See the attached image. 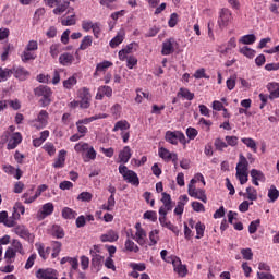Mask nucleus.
I'll return each instance as SVG.
<instances>
[{
    "label": "nucleus",
    "instance_id": "obj_1",
    "mask_svg": "<svg viewBox=\"0 0 279 279\" xmlns=\"http://www.w3.org/2000/svg\"><path fill=\"white\" fill-rule=\"evenodd\" d=\"M250 169V162L247 161V158L243 156V154L239 155V162L235 168V177L238 178L240 184H247L248 180V173L247 170Z\"/></svg>",
    "mask_w": 279,
    "mask_h": 279
},
{
    "label": "nucleus",
    "instance_id": "obj_2",
    "mask_svg": "<svg viewBox=\"0 0 279 279\" xmlns=\"http://www.w3.org/2000/svg\"><path fill=\"white\" fill-rule=\"evenodd\" d=\"M74 150L77 154H82L84 162H90V160H95L97 158V151L86 142L75 144Z\"/></svg>",
    "mask_w": 279,
    "mask_h": 279
},
{
    "label": "nucleus",
    "instance_id": "obj_3",
    "mask_svg": "<svg viewBox=\"0 0 279 279\" xmlns=\"http://www.w3.org/2000/svg\"><path fill=\"white\" fill-rule=\"evenodd\" d=\"M119 173L122 175L123 181L128 182V184H132V186H138L141 184L138 174H136V172H134V170L128 169L126 166L120 165Z\"/></svg>",
    "mask_w": 279,
    "mask_h": 279
},
{
    "label": "nucleus",
    "instance_id": "obj_4",
    "mask_svg": "<svg viewBox=\"0 0 279 279\" xmlns=\"http://www.w3.org/2000/svg\"><path fill=\"white\" fill-rule=\"evenodd\" d=\"M35 95H37V97H41L39 100L41 108H47V106L51 104V96L53 95V92L50 87L41 85L35 89Z\"/></svg>",
    "mask_w": 279,
    "mask_h": 279
},
{
    "label": "nucleus",
    "instance_id": "obj_5",
    "mask_svg": "<svg viewBox=\"0 0 279 279\" xmlns=\"http://www.w3.org/2000/svg\"><path fill=\"white\" fill-rule=\"evenodd\" d=\"M165 138L167 143H170V145H178V143L186 145V143H189L186 141V136L181 131H167Z\"/></svg>",
    "mask_w": 279,
    "mask_h": 279
},
{
    "label": "nucleus",
    "instance_id": "obj_6",
    "mask_svg": "<svg viewBox=\"0 0 279 279\" xmlns=\"http://www.w3.org/2000/svg\"><path fill=\"white\" fill-rule=\"evenodd\" d=\"M48 123L49 112H47V110L39 111L37 118L29 121L31 128H35L36 130H44V128H47Z\"/></svg>",
    "mask_w": 279,
    "mask_h": 279
},
{
    "label": "nucleus",
    "instance_id": "obj_7",
    "mask_svg": "<svg viewBox=\"0 0 279 279\" xmlns=\"http://www.w3.org/2000/svg\"><path fill=\"white\" fill-rule=\"evenodd\" d=\"M162 205L159 208V217H167L171 210H173V201H171V195L163 192L161 194Z\"/></svg>",
    "mask_w": 279,
    "mask_h": 279
},
{
    "label": "nucleus",
    "instance_id": "obj_8",
    "mask_svg": "<svg viewBox=\"0 0 279 279\" xmlns=\"http://www.w3.org/2000/svg\"><path fill=\"white\" fill-rule=\"evenodd\" d=\"M78 99H80V108L84 110L90 108V101L93 99V95H90V89L88 87H82L77 92Z\"/></svg>",
    "mask_w": 279,
    "mask_h": 279
},
{
    "label": "nucleus",
    "instance_id": "obj_9",
    "mask_svg": "<svg viewBox=\"0 0 279 279\" xmlns=\"http://www.w3.org/2000/svg\"><path fill=\"white\" fill-rule=\"evenodd\" d=\"M132 240L138 243L142 247L147 244V231L143 229L141 222L135 223V234L132 235Z\"/></svg>",
    "mask_w": 279,
    "mask_h": 279
},
{
    "label": "nucleus",
    "instance_id": "obj_10",
    "mask_svg": "<svg viewBox=\"0 0 279 279\" xmlns=\"http://www.w3.org/2000/svg\"><path fill=\"white\" fill-rule=\"evenodd\" d=\"M187 195L194 199H199L203 204L208 202V196H206V190L197 189L195 185H187Z\"/></svg>",
    "mask_w": 279,
    "mask_h": 279
},
{
    "label": "nucleus",
    "instance_id": "obj_11",
    "mask_svg": "<svg viewBox=\"0 0 279 279\" xmlns=\"http://www.w3.org/2000/svg\"><path fill=\"white\" fill-rule=\"evenodd\" d=\"M230 21H232V12L228 9H221L218 17V26L220 29H226V27L230 25Z\"/></svg>",
    "mask_w": 279,
    "mask_h": 279
},
{
    "label": "nucleus",
    "instance_id": "obj_12",
    "mask_svg": "<svg viewBox=\"0 0 279 279\" xmlns=\"http://www.w3.org/2000/svg\"><path fill=\"white\" fill-rule=\"evenodd\" d=\"M53 210H56L53 203L44 204L41 206V209L37 213V219H39V221H43V219H47L49 215H53Z\"/></svg>",
    "mask_w": 279,
    "mask_h": 279
},
{
    "label": "nucleus",
    "instance_id": "obj_13",
    "mask_svg": "<svg viewBox=\"0 0 279 279\" xmlns=\"http://www.w3.org/2000/svg\"><path fill=\"white\" fill-rule=\"evenodd\" d=\"M21 143H23V135H21V133L19 132H15L10 135L8 140L7 149L9 150L16 149L19 145H21Z\"/></svg>",
    "mask_w": 279,
    "mask_h": 279
},
{
    "label": "nucleus",
    "instance_id": "obj_14",
    "mask_svg": "<svg viewBox=\"0 0 279 279\" xmlns=\"http://www.w3.org/2000/svg\"><path fill=\"white\" fill-rule=\"evenodd\" d=\"M60 263L61 265H66V263L70 264V278H73L74 271H80V262L76 257H63Z\"/></svg>",
    "mask_w": 279,
    "mask_h": 279
},
{
    "label": "nucleus",
    "instance_id": "obj_15",
    "mask_svg": "<svg viewBox=\"0 0 279 279\" xmlns=\"http://www.w3.org/2000/svg\"><path fill=\"white\" fill-rule=\"evenodd\" d=\"M36 276L38 279H58V270L52 268L39 269Z\"/></svg>",
    "mask_w": 279,
    "mask_h": 279
},
{
    "label": "nucleus",
    "instance_id": "obj_16",
    "mask_svg": "<svg viewBox=\"0 0 279 279\" xmlns=\"http://www.w3.org/2000/svg\"><path fill=\"white\" fill-rule=\"evenodd\" d=\"M158 155L166 162H170V160H172V162H178V154L171 153V151H169V149H167L165 147H160L158 149Z\"/></svg>",
    "mask_w": 279,
    "mask_h": 279
},
{
    "label": "nucleus",
    "instance_id": "obj_17",
    "mask_svg": "<svg viewBox=\"0 0 279 279\" xmlns=\"http://www.w3.org/2000/svg\"><path fill=\"white\" fill-rule=\"evenodd\" d=\"M171 265L173 266L175 274H178L181 278H184V276L189 274L186 265H182V260L179 257L174 258Z\"/></svg>",
    "mask_w": 279,
    "mask_h": 279
},
{
    "label": "nucleus",
    "instance_id": "obj_18",
    "mask_svg": "<svg viewBox=\"0 0 279 279\" xmlns=\"http://www.w3.org/2000/svg\"><path fill=\"white\" fill-rule=\"evenodd\" d=\"M13 232L17 234L21 239H24L25 241H32L33 236L32 233H29V230L25 228L23 225H16L13 228Z\"/></svg>",
    "mask_w": 279,
    "mask_h": 279
},
{
    "label": "nucleus",
    "instance_id": "obj_19",
    "mask_svg": "<svg viewBox=\"0 0 279 279\" xmlns=\"http://www.w3.org/2000/svg\"><path fill=\"white\" fill-rule=\"evenodd\" d=\"M175 45H177L175 39L173 38L166 39L162 44V49H161L162 56H171V53L175 51Z\"/></svg>",
    "mask_w": 279,
    "mask_h": 279
},
{
    "label": "nucleus",
    "instance_id": "obj_20",
    "mask_svg": "<svg viewBox=\"0 0 279 279\" xmlns=\"http://www.w3.org/2000/svg\"><path fill=\"white\" fill-rule=\"evenodd\" d=\"M100 241L102 243H114V241H119V233L114 230H109L105 234L100 235Z\"/></svg>",
    "mask_w": 279,
    "mask_h": 279
},
{
    "label": "nucleus",
    "instance_id": "obj_21",
    "mask_svg": "<svg viewBox=\"0 0 279 279\" xmlns=\"http://www.w3.org/2000/svg\"><path fill=\"white\" fill-rule=\"evenodd\" d=\"M123 40H125V29L121 28V29L118 32L117 36H114V37L110 40L109 45H110V47H111L112 49H114V48L119 47V45H121V43H123Z\"/></svg>",
    "mask_w": 279,
    "mask_h": 279
},
{
    "label": "nucleus",
    "instance_id": "obj_22",
    "mask_svg": "<svg viewBox=\"0 0 279 279\" xmlns=\"http://www.w3.org/2000/svg\"><path fill=\"white\" fill-rule=\"evenodd\" d=\"M251 178H252V183L255 186H259V182H265V174L260 170L252 169Z\"/></svg>",
    "mask_w": 279,
    "mask_h": 279
},
{
    "label": "nucleus",
    "instance_id": "obj_23",
    "mask_svg": "<svg viewBox=\"0 0 279 279\" xmlns=\"http://www.w3.org/2000/svg\"><path fill=\"white\" fill-rule=\"evenodd\" d=\"M132 158V149L130 146H124L123 149L119 153V160L122 165H128Z\"/></svg>",
    "mask_w": 279,
    "mask_h": 279
},
{
    "label": "nucleus",
    "instance_id": "obj_24",
    "mask_svg": "<svg viewBox=\"0 0 279 279\" xmlns=\"http://www.w3.org/2000/svg\"><path fill=\"white\" fill-rule=\"evenodd\" d=\"M159 222L163 228H167L168 230H171L174 234H180V230L177 226L171 223V221L167 220V216H159Z\"/></svg>",
    "mask_w": 279,
    "mask_h": 279
},
{
    "label": "nucleus",
    "instance_id": "obj_25",
    "mask_svg": "<svg viewBox=\"0 0 279 279\" xmlns=\"http://www.w3.org/2000/svg\"><path fill=\"white\" fill-rule=\"evenodd\" d=\"M112 95V87L102 85L98 87V92L96 94V99L101 100L105 97H110Z\"/></svg>",
    "mask_w": 279,
    "mask_h": 279
},
{
    "label": "nucleus",
    "instance_id": "obj_26",
    "mask_svg": "<svg viewBox=\"0 0 279 279\" xmlns=\"http://www.w3.org/2000/svg\"><path fill=\"white\" fill-rule=\"evenodd\" d=\"M73 60H75L73 54L64 52L59 57V64H61V66H71L73 64Z\"/></svg>",
    "mask_w": 279,
    "mask_h": 279
},
{
    "label": "nucleus",
    "instance_id": "obj_27",
    "mask_svg": "<svg viewBox=\"0 0 279 279\" xmlns=\"http://www.w3.org/2000/svg\"><path fill=\"white\" fill-rule=\"evenodd\" d=\"M64 162H66V150L62 149L59 151L58 158L54 160L52 167H54V169H62Z\"/></svg>",
    "mask_w": 279,
    "mask_h": 279
},
{
    "label": "nucleus",
    "instance_id": "obj_28",
    "mask_svg": "<svg viewBox=\"0 0 279 279\" xmlns=\"http://www.w3.org/2000/svg\"><path fill=\"white\" fill-rule=\"evenodd\" d=\"M35 247H36L40 258H43L44 260H47V258H49L51 247L45 248V244H43V243H36Z\"/></svg>",
    "mask_w": 279,
    "mask_h": 279
},
{
    "label": "nucleus",
    "instance_id": "obj_29",
    "mask_svg": "<svg viewBox=\"0 0 279 279\" xmlns=\"http://www.w3.org/2000/svg\"><path fill=\"white\" fill-rule=\"evenodd\" d=\"M134 45L136 44H129L126 47H124L123 49H121L118 52L119 56V60H121L122 62L125 61V59L128 58V56H130V53H132L134 51Z\"/></svg>",
    "mask_w": 279,
    "mask_h": 279
},
{
    "label": "nucleus",
    "instance_id": "obj_30",
    "mask_svg": "<svg viewBox=\"0 0 279 279\" xmlns=\"http://www.w3.org/2000/svg\"><path fill=\"white\" fill-rule=\"evenodd\" d=\"M108 114L106 113H99L96 116H92L89 118H84L82 120H78L77 122L81 123V125H88L89 123H93V121H97L99 119H107Z\"/></svg>",
    "mask_w": 279,
    "mask_h": 279
},
{
    "label": "nucleus",
    "instance_id": "obj_31",
    "mask_svg": "<svg viewBox=\"0 0 279 279\" xmlns=\"http://www.w3.org/2000/svg\"><path fill=\"white\" fill-rule=\"evenodd\" d=\"M110 66H112V62H110V61H102V62L98 63L96 65V71L94 73V76L97 77V75H99V73H106V71H108V69H110Z\"/></svg>",
    "mask_w": 279,
    "mask_h": 279
},
{
    "label": "nucleus",
    "instance_id": "obj_32",
    "mask_svg": "<svg viewBox=\"0 0 279 279\" xmlns=\"http://www.w3.org/2000/svg\"><path fill=\"white\" fill-rule=\"evenodd\" d=\"M269 94V99H278L279 97V85L278 83H269L267 85Z\"/></svg>",
    "mask_w": 279,
    "mask_h": 279
},
{
    "label": "nucleus",
    "instance_id": "obj_33",
    "mask_svg": "<svg viewBox=\"0 0 279 279\" xmlns=\"http://www.w3.org/2000/svg\"><path fill=\"white\" fill-rule=\"evenodd\" d=\"M124 251L133 252L134 254H138V252H141V247H138L136 245V243H134V241H132L131 239H126V241L124 243Z\"/></svg>",
    "mask_w": 279,
    "mask_h": 279
},
{
    "label": "nucleus",
    "instance_id": "obj_34",
    "mask_svg": "<svg viewBox=\"0 0 279 279\" xmlns=\"http://www.w3.org/2000/svg\"><path fill=\"white\" fill-rule=\"evenodd\" d=\"M37 54L34 50H29L27 48L21 54L22 62H29V60H36Z\"/></svg>",
    "mask_w": 279,
    "mask_h": 279
},
{
    "label": "nucleus",
    "instance_id": "obj_35",
    "mask_svg": "<svg viewBox=\"0 0 279 279\" xmlns=\"http://www.w3.org/2000/svg\"><path fill=\"white\" fill-rule=\"evenodd\" d=\"M21 215H25V206L23 203H15L13 206V217L14 219H21Z\"/></svg>",
    "mask_w": 279,
    "mask_h": 279
},
{
    "label": "nucleus",
    "instance_id": "obj_36",
    "mask_svg": "<svg viewBox=\"0 0 279 279\" xmlns=\"http://www.w3.org/2000/svg\"><path fill=\"white\" fill-rule=\"evenodd\" d=\"M125 132V130H130V123L126 120H120L116 122L112 132Z\"/></svg>",
    "mask_w": 279,
    "mask_h": 279
},
{
    "label": "nucleus",
    "instance_id": "obj_37",
    "mask_svg": "<svg viewBox=\"0 0 279 279\" xmlns=\"http://www.w3.org/2000/svg\"><path fill=\"white\" fill-rule=\"evenodd\" d=\"M15 254H21L22 256H25V250L23 248V244L19 240H12L11 246H10Z\"/></svg>",
    "mask_w": 279,
    "mask_h": 279
},
{
    "label": "nucleus",
    "instance_id": "obj_38",
    "mask_svg": "<svg viewBox=\"0 0 279 279\" xmlns=\"http://www.w3.org/2000/svg\"><path fill=\"white\" fill-rule=\"evenodd\" d=\"M69 5H71L69 1H63L62 3L54 5L56 8L53 9V14H57V15L64 14V12L69 10Z\"/></svg>",
    "mask_w": 279,
    "mask_h": 279
},
{
    "label": "nucleus",
    "instance_id": "obj_39",
    "mask_svg": "<svg viewBox=\"0 0 279 279\" xmlns=\"http://www.w3.org/2000/svg\"><path fill=\"white\" fill-rule=\"evenodd\" d=\"M240 45H254L256 43V35L248 34L244 35L239 39Z\"/></svg>",
    "mask_w": 279,
    "mask_h": 279
},
{
    "label": "nucleus",
    "instance_id": "obj_40",
    "mask_svg": "<svg viewBox=\"0 0 279 279\" xmlns=\"http://www.w3.org/2000/svg\"><path fill=\"white\" fill-rule=\"evenodd\" d=\"M178 97H183L187 101H193V99H195V94L191 93L187 88H180Z\"/></svg>",
    "mask_w": 279,
    "mask_h": 279
},
{
    "label": "nucleus",
    "instance_id": "obj_41",
    "mask_svg": "<svg viewBox=\"0 0 279 279\" xmlns=\"http://www.w3.org/2000/svg\"><path fill=\"white\" fill-rule=\"evenodd\" d=\"M63 219H75L77 211L71 209V207H64L61 211Z\"/></svg>",
    "mask_w": 279,
    "mask_h": 279
},
{
    "label": "nucleus",
    "instance_id": "obj_42",
    "mask_svg": "<svg viewBox=\"0 0 279 279\" xmlns=\"http://www.w3.org/2000/svg\"><path fill=\"white\" fill-rule=\"evenodd\" d=\"M239 52L242 53V56H245V58H248L250 60H252V58H254L256 56V50H254L247 46L240 48Z\"/></svg>",
    "mask_w": 279,
    "mask_h": 279
},
{
    "label": "nucleus",
    "instance_id": "obj_43",
    "mask_svg": "<svg viewBox=\"0 0 279 279\" xmlns=\"http://www.w3.org/2000/svg\"><path fill=\"white\" fill-rule=\"evenodd\" d=\"M279 197V191L276 187V185H271L268 190V202L274 203L278 199Z\"/></svg>",
    "mask_w": 279,
    "mask_h": 279
},
{
    "label": "nucleus",
    "instance_id": "obj_44",
    "mask_svg": "<svg viewBox=\"0 0 279 279\" xmlns=\"http://www.w3.org/2000/svg\"><path fill=\"white\" fill-rule=\"evenodd\" d=\"M92 45H93V36L87 35L82 39L80 49L81 51H86V49H88V47H90Z\"/></svg>",
    "mask_w": 279,
    "mask_h": 279
},
{
    "label": "nucleus",
    "instance_id": "obj_45",
    "mask_svg": "<svg viewBox=\"0 0 279 279\" xmlns=\"http://www.w3.org/2000/svg\"><path fill=\"white\" fill-rule=\"evenodd\" d=\"M160 232L158 230H153L149 232V246H154L158 244V241H160V236L158 235Z\"/></svg>",
    "mask_w": 279,
    "mask_h": 279
},
{
    "label": "nucleus",
    "instance_id": "obj_46",
    "mask_svg": "<svg viewBox=\"0 0 279 279\" xmlns=\"http://www.w3.org/2000/svg\"><path fill=\"white\" fill-rule=\"evenodd\" d=\"M241 141L244 145H246V147H248V149H252L256 154L257 147H256V141H254V138L243 137Z\"/></svg>",
    "mask_w": 279,
    "mask_h": 279
},
{
    "label": "nucleus",
    "instance_id": "obj_47",
    "mask_svg": "<svg viewBox=\"0 0 279 279\" xmlns=\"http://www.w3.org/2000/svg\"><path fill=\"white\" fill-rule=\"evenodd\" d=\"M4 258H5L7 263H14V259L16 258V253H15L14 248L9 246L4 253Z\"/></svg>",
    "mask_w": 279,
    "mask_h": 279
},
{
    "label": "nucleus",
    "instance_id": "obj_48",
    "mask_svg": "<svg viewBox=\"0 0 279 279\" xmlns=\"http://www.w3.org/2000/svg\"><path fill=\"white\" fill-rule=\"evenodd\" d=\"M60 252H62V243H60L59 241L52 242L51 257L52 258H58V256H60Z\"/></svg>",
    "mask_w": 279,
    "mask_h": 279
},
{
    "label": "nucleus",
    "instance_id": "obj_49",
    "mask_svg": "<svg viewBox=\"0 0 279 279\" xmlns=\"http://www.w3.org/2000/svg\"><path fill=\"white\" fill-rule=\"evenodd\" d=\"M197 182H202L203 186H206V180L204 179V174L196 173L193 179H191L189 186H195Z\"/></svg>",
    "mask_w": 279,
    "mask_h": 279
},
{
    "label": "nucleus",
    "instance_id": "obj_50",
    "mask_svg": "<svg viewBox=\"0 0 279 279\" xmlns=\"http://www.w3.org/2000/svg\"><path fill=\"white\" fill-rule=\"evenodd\" d=\"M246 195L247 199L251 202H256V199H258V192L252 186L246 187Z\"/></svg>",
    "mask_w": 279,
    "mask_h": 279
},
{
    "label": "nucleus",
    "instance_id": "obj_51",
    "mask_svg": "<svg viewBox=\"0 0 279 279\" xmlns=\"http://www.w3.org/2000/svg\"><path fill=\"white\" fill-rule=\"evenodd\" d=\"M52 234L56 236V239H64V229L58 225H54L52 226Z\"/></svg>",
    "mask_w": 279,
    "mask_h": 279
},
{
    "label": "nucleus",
    "instance_id": "obj_52",
    "mask_svg": "<svg viewBox=\"0 0 279 279\" xmlns=\"http://www.w3.org/2000/svg\"><path fill=\"white\" fill-rule=\"evenodd\" d=\"M77 84V78L75 76H71L68 80L63 81V88H66V90H71L73 86Z\"/></svg>",
    "mask_w": 279,
    "mask_h": 279
},
{
    "label": "nucleus",
    "instance_id": "obj_53",
    "mask_svg": "<svg viewBox=\"0 0 279 279\" xmlns=\"http://www.w3.org/2000/svg\"><path fill=\"white\" fill-rule=\"evenodd\" d=\"M14 75L17 80H25V77L29 75V72H27V70L24 68H17L14 70Z\"/></svg>",
    "mask_w": 279,
    "mask_h": 279
},
{
    "label": "nucleus",
    "instance_id": "obj_54",
    "mask_svg": "<svg viewBox=\"0 0 279 279\" xmlns=\"http://www.w3.org/2000/svg\"><path fill=\"white\" fill-rule=\"evenodd\" d=\"M137 95L135 97L136 104H143V99H149V92H143L141 89H137Z\"/></svg>",
    "mask_w": 279,
    "mask_h": 279
},
{
    "label": "nucleus",
    "instance_id": "obj_55",
    "mask_svg": "<svg viewBox=\"0 0 279 279\" xmlns=\"http://www.w3.org/2000/svg\"><path fill=\"white\" fill-rule=\"evenodd\" d=\"M12 76V70L0 68V82H8V78Z\"/></svg>",
    "mask_w": 279,
    "mask_h": 279
},
{
    "label": "nucleus",
    "instance_id": "obj_56",
    "mask_svg": "<svg viewBox=\"0 0 279 279\" xmlns=\"http://www.w3.org/2000/svg\"><path fill=\"white\" fill-rule=\"evenodd\" d=\"M195 230H196V239H202L204 238V231L206 230V226L202 222H197L195 225Z\"/></svg>",
    "mask_w": 279,
    "mask_h": 279
},
{
    "label": "nucleus",
    "instance_id": "obj_57",
    "mask_svg": "<svg viewBox=\"0 0 279 279\" xmlns=\"http://www.w3.org/2000/svg\"><path fill=\"white\" fill-rule=\"evenodd\" d=\"M185 133H186L189 141H195V138H197V134H199L197 129L192 128V126L187 128Z\"/></svg>",
    "mask_w": 279,
    "mask_h": 279
},
{
    "label": "nucleus",
    "instance_id": "obj_58",
    "mask_svg": "<svg viewBox=\"0 0 279 279\" xmlns=\"http://www.w3.org/2000/svg\"><path fill=\"white\" fill-rule=\"evenodd\" d=\"M78 202H92L93 194L90 192H82L78 194L77 198Z\"/></svg>",
    "mask_w": 279,
    "mask_h": 279
},
{
    "label": "nucleus",
    "instance_id": "obj_59",
    "mask_svg": "<svg viewBox=\"0 0 279 279\" xmlns=\"http://www.w3.org/2000/svg\"><path fill=\"white\" fill-rule=\"evenodd\" d=\"M43 149L48 153L50 156H56V146L51 142H47Z\"/></svg>",
    "mask_w": 279,
    "mask_h": 279
},
{
    "label": "nucleus",
    "instance_id": "obj_60",
    "mask_svg": "<svg viewBox=\"0 0 279 279\" xmlns=\"http://www.w3.org/2000/svg\"><path fill=\"white\" fill-rule=\"evenodd\" d=\"M192 208L194 213H206V207H204V204L197 201L192 202Z\"/></svg>",
    "mask_w": 279,
    "mask_h": 279
},
{
    "label": "nucleus",
    "instance_id": "obj_61",
    "mask_svg": "<svg viewBox=\"0 0 279 279\" xmlns=\"http://www.w3.org/2000/svg\"><path fill=\"white\" fill-rule=\"evenodd\" d=\"M259 226H260V219L252 221L248 226L250 234H256V230H258Z\"/></svg>",
    "mask_w": 279,
    "mask_h": 279
},
{
    "label": "nucleus",
    "instance_id": "obj_62",
    "mask_svg": "<svg viewBox=\"0 0 279 279\" xmlns=\"http://www.w3.org/2000/svg\"><path fill=\"white\" fill-rule=\"evenodd\" d=\"M236 47V39L235 38H231L228 44L227 47L220 51V53H228L229 51H231V49H235Z\"/></svg>",
    "mask_w": 279,
    "mask_h": 279
},
{
    "label": "nucleus",
    "instance_id": "obj_63",
    "mask_svg": "<svg viewBox=\"0 0 279 279\" xmlns=\"http://www.w3.org/2000/svg\"><path fill=\"white\" fill-rule=\"evenodd\" d=\"M75 14L70 15L63 20H61V25H64L65 27H69L71 25H75Z\"/></svg>",
    "mask_w": 279,
    "mask_h": 279
},
{
    "label": "nucleus",
    "instance_id": "obj_64",
    "mask_svg": "<svg viewBox=\"0 0 279 279\" xmlns=\"http://www.w3.org/2000/svg\"><path fill=\"white\" fill-rule=\"evenodd\" d=\"M144 219H148L149 221H156L158 219V214L154 210H147L144 214Z\"/></svg>",
    "mask_w": 279,
    "mask_h": 279
}]
</instances>
